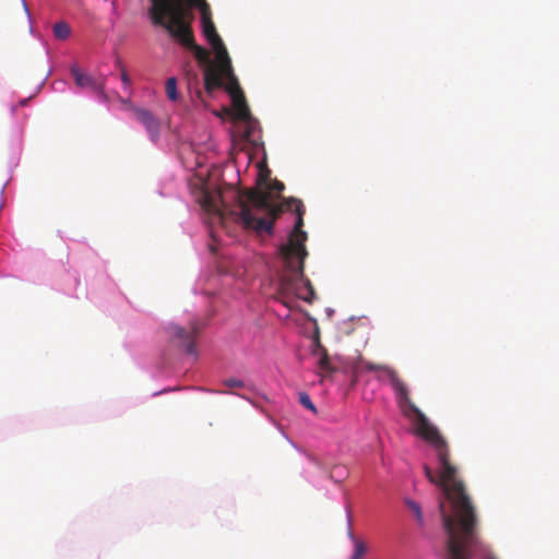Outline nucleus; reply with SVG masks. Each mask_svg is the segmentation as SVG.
Listing matches in <instances>:
<instances>
[{"label":"nucleus","mask_w":559,"mask_h":559,"mask_svg":"<svg viewBox=\"0 0 559 559\" xmlns=\"http://www.w3.org/2000/svg\"><path fill=\"white\" fill-rule=\"evenodd\" d=\"M368 371L379 372L378 379H389L400 403H407L416 415V432L430 443L439 461V473L435 474L428 466H424L425 475L431 484L442 489L444 499L450 503V511L445 510L443 501L439 502L444 531L448 535L445 559H471L476 552L486 559H497L488 554V548L480 537L479 520L464 483L456 477V467L450 462V451L445 439L441 436L428 418L412 403L408 388L400 378L395 369L386 365L370 361L364 362Z\"/></svg>","instance_id":"nucleus-1"},{"label":"nucleus","mask_w":559,"mask_h":559,"mask_svg":"<svg viewBox=\"0 0 559 559\" xmlns=\"http://www.w3.org/2000/svg\"><path fill=\"white\" fill-rule=\"evenodd\" d=\"M292 203L298 216L288 242L280 248L284 266L277 276V299L288 308H293L296 298L311 302L316 296L311 282L304 273V261L308 252L305 247L307 233L301 229L302 203L299 200H290L286 202V207L290 209Z\"/></svg>","instance_id":"nucleus-2"},{"label":"nucleus","mask_w":559,"mask_h":559,"mask_svg":"<svg viewBox=\"0 0 559 559\" xmlns=\"http://www.w3.org/2000/svg\"><path fill=\"white\" fill-rule=\"evenodd\" d=\"M284 183L278 180H269V171L259 173L257 188L247 189L237 193L239 212L236 213L237 221L246 229L257 233H270L278 214L284 211L285 205L278 204Z\"/></svg>","instance_id":"nucleus-3"},{"label":"nucleus","mask_w":559,"mask_h":559,"mask_svg":"<svg viewBox=\"0 0 559 559\" xmlns=\"http://www.w3.org/2000/svg\"><path fill=\"white\" fill-rule=\"evenodd\" d=\"M147 15L153 25H165L166 20H171V10H182L185 19H189V26L194 21L193 10L198 8L201 13L202 32L210 45L221 44L222 38L216 32L212 20L210 4L206 0H150Z\"/></svg>","instance_id":"nucleus-4"},{"label":"nucleus","mask_w":559,"mask_h":559,"mask_svg":"<svg viewBox=\"0 0 559 559\" xmlns=\"http://www.w3.org/2000/svg\"><path fill=\"white\" fill-rule=\"evenodd\" d=\"M171 11L173 19L166 20L167 24L157 26L164 28L181 46L190 49L200 63L209 64L210 53L205 48L195 43L193 29L189 26V19H185L182 10L176 9Z\"/></svg>","instance_id":"nucleus-5"},{"label":"nucleus","mask_w":559,"mask_h":559,"mask_svg":"<svg viewBox=\"0 0 559 559\" xmlns=\"http://www.w3.org/2000/svg\"><path fill=\"white\" fill-rule=\"evenodd\" d=\"M225 90L231 97L235 119L249 122L251 119V114L247 105L245 94L239 86L238 80L228 82L225 85Z\"/></svg>","instance_id":"nucleus-6"},{"label":"nucleus","mask_w":559,"mask_h":559,"mask_svg":"<svg viewBox=\"0 0 559 559\" xmlns=\"http://www.w3.org/2000/svg\"><path fill=\"white\" fill-rule=\"evenodd\" d=\"M199 203L209 214L214 215L219 221L223 218L226 205L223 201L222 193L218 190H202L199 197Z\"/></svg>","instance_id":"nucleus-7"},{"label":"nucleus","mask_w":559,"mask_h":559,"mask_svg":"<svg viewBox=\"0 0 559 559\" xmlns=\"http://www.w3.org/2000/svg\"><path fill=\"white\" fill-rule=\"evenodd\" d=\"M169 332L178 341V343L185 347L188 354H195L194 338L199 332V326L195 322L191 323L189 330L178 325H171L169 326Z\"/></svg>","instance_id":"nucleus-8"},{"label":"nucleus","mask_w":559,"mask_h":559,"mask_svg":"<svg viewBox=\"0 0 559 559\" xmlns=\"http://www.w3.org/2000/svg\"><path fill=\"white\" fill-rule=\"evenodd\" d=\"M211 46L215 50L216 64L214 68L222 70L223 73H225L226 80L228 82L237 80V78L235 76L234 71H233L229 55L227 52V49H226L223 40H221L219 45L213 44Z\"/></svg>","instance_id":"nucleus-9"},{"label":"nucleus","mask_w":559,"mask_h":559,"mask_svg":"<svg viewBox=\"0 0 559 559\" xmlns=\"http://www.w3.org/2000/svg\"><path fill=\"white\" fill-rule=\"evenodd\" d=\"M134 114L136 119L145 127L148 132L151 139L156 141L159 135L160 123L157 118L153 116V114L146 109L136 108L134 109Z\"/></svg>","instance_id":"nucleus-10"},{"label":"nucleus","mask_w":559,"mask_h":559,"mask_svg":"<svg viewBox=\"0 0 559 559\" xmlns=\"http://www.w3.org/2000/svg\"><path fill=\"white\" fill-rule=\"evenodd\" d=\"M226 79L222 70L207 67L204 72V88L211 94L214 90L224 86L223 80Z\"/></svg>","instance_id":"nucleus-11"},{"label":"nucleus","mask_w":559,"mask_h":559,"mask_svg":"<svg viewBox=\"0 0 559 559\" xmlns=\"http://www.w3.org/2000/svg\"><path fill=\"white\" fill-rule=\"evenodd\" d=\"M71 73L74 78L76 86L82 88H91L93 91H99L102 85L91 75L83 73L78 66L71 67Z\"/></svg>","instance_id":"nucleus-12"},{"label":"nucleus","mask_w":559,"mask_h":559,"mask_svg":"<svg viewBox=\"0 0 559 559\" xmlns=\"http://www.w3.org/2000/svg\"><path fill=\"white\" fill-rule=\"evenodd\" d=\"M312 354L318 357V367L321 372L330 374L335 370L331 364L326 348L321 345L319 340L316 342Z\"/></svg>","instance_id":"nucleus-13"},{"label":"nucleus","mask_w":559,"mask_h":559,"mask_svg":"<svg viewBox=\"0 0 559 559\" xmlns=\"http://www.w3.org/2000/svg\"><path fill=\"white\" fill-rule=\"evenodd\" d=\"M52 31H53L55 37L60 40H66L71 34V28H70L69 24L66 22H57L53 25Z\"/></svg>","instance_id":"nucleus-14"},{"label":"nucleus","mask_w":559,"mask_h":559,"mask_svg":"<svg viewBox=\"0 0 559 559\" xmlns=\"http://www.w3.org/2000/svg\"><path fill=\"white\" fill-rule=\"evenodd\" d=\"M165 91L170 100L176 102L179 98V94L177 91V79L176 78L167 79L166 84H165Z\"/></svg>","instance_id":"nucleus-15"},{"label":"nucleus","mask_w":559,"mask_h":559,"mask_svg":"<svg viewBox=\"0 0 559 559\" xmlns=\"http://www.w3.org/2000/svg\"><path fill=\"white\" fill-rule=\"evenodd\" d=\"M299 402L307 409L311 411L312 413H317V408L307 393H299Z\"/></svg>","instance_id":"nucleus-16"},{"label":"nucleus","mask_w":559,"mask_h":559,"mask_svg":"<svg viewBox=\"0 0 559 559\" xmlns=\"http://www.w3.org/2000/svg\"><path fill=\"white\" fill-rule=\"evenodd\" d=\"M367 551L365 544L361 540H355V550L350 559H360Z\"/></svg>","instance_id":"nucleus-17"},{"label":"nucleus","mask_w":559,"mask_h":559,"mask_svg":"<svg viewBox=\"0 0 559 559\" xmlns=\"http://www.w3.org/2000/svg\"><path fill=\"white\" fill-rule=\"evenodd\" d=\"M116 64H117V67L121 71L120 78H121V81H122L123 85L126 87H130L131 79H130L129 74L127 73L124 67L122 66V63H121V61L119 59H117Z\"/></svg>","instance_id":"nucleus-18"},{"label":"nucleus","mask_w":559,"mask_h":559,"mask_svg":"<svg viewBox=\"0 0 559 559\" xmlns=\"http://www.w3.org/2000/svg\"><path fill=\"white\" fill-rule=\"evenodd\" d=\"M409 509L414 512L419 524H423V513L419 504L414 501H407Z\"/></svg>","instance_id":"nucleus-19"},{"label":"nucleus","mask_w":559,"mask_h":559,"mask_svg":"<svg viewBox=\"0 0 559 559\" xmlns=\"http://www.w3.org/2000/svg\"><path fill=\"white\" fill-rule=\"evenodd\" d=\"M224 385H226L228 388H242L243 382L241 380L230 378V379H227L224 381Z\"/></svg>","instance_id":"nucleus-20"},{"label":"nucleus","mask_w":559,"mask_h":559,"mask_svg":"<svg viewBox=\"0 0 559 559\" xmlns=\"http://www.w3.org/2000/svg\"><path fill=\"white\" fill-rule=\"evenodd\" d=\"M334 475H336L337 477H345L346 476V471L344 467H341V466H335L333 467L332 472H331V478L334 477Z\"/></svg>","instance_id":"nucleus-21"}]
</instances>
